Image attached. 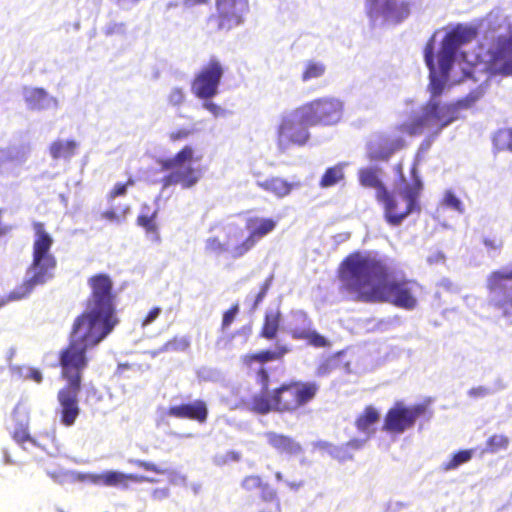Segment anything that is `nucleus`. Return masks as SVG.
<instances>
[{
	"mask_svg": "<svg viewBox=\"0 0 512 512\" xmlns=\"http://www.w3.org/2000/svg\"><path fill=\"white\" fill-rule=\"evenodd\" d=\"M215 13L206 18L209 33L230 31L243 25L250 12L249 0H214Z\"/></svg>",
	"mask_w": 512,
	"mask_h": 512,
	"instance_id": "10",
	"label": "nucleus"
},
{
	"mask_svg": "<svg viewBox=\"0 0 512 512\" xmlns=\"http://www.w3.org/2000/svg\"><path fill=\"white\" fill-rule=\"evenodd\" d=\"M275 478H276L278 481H281V480L283 479L282 473H281V472H276V473H275Z\"/></svg>",
	"mask_w": 512,
	"mask_h": 512,
	"instance_id": "56",
	"label": "nucleus"
},
{
	"mask_svg": "<svg viewBox=\"0 0 512 512\" xmlns=\"http://www.w3.org/2000/svg\"><path fill=\"white\" fill-rule=\"evenodd\" d=\"M380 419L379 411L372 405L364 408L363 412L359 414L355 420V427L358 431L371 435L374 432L372 426Z\"/></svg>",
	"mask_w": 512,
	"mask_h": 512,
	"instance_id": "26",
	"label": "nucleus"
},
{
	"mask_svg": "<svg viewBox=\"0 0 512 512\" xmlns=\"http://www.w3.org/2000/svg\"><path fill=\"white\" fill-rule=\"evenodd\" d=\"M160 313H161V308L160 307H153L147 313V315L142 319L141 325L143 327L150 325L151 323H153L158 318Z\"/></svg>",
	"mask_w": 512,
	"mask_h": 512,
	"instance_id": "47",
	"label": "nucleus"
},
{
	"mask_svg": "<svg viewBox=\"0 0 512 512\" xmlns=\"http://www.w3.org/2000/svg\"><path fill=\"white\" fill-rule=\"evenodd\" d=\"M290 352L286 344L277 342L274 349H261L241 356L240 363L248 373L254 372L261 391L252 396L250 410L259 415L271 412L295 414L312 403L317 397L320 385L315 381L290 379L270 388V374L265 365L282 361Z\"/></svg>",
	"mask_w": 512,
	"mask_h": 512,
	"instance_id": "2",
	"label": "nucleus"
},
{
	"mask_svg": "<svg viewBox=\"0 0 512 512\" xmlns=\"http://www.w3.org/2000/svg\"><path fill=\"white\" fill-rule=\"evenodd\" d=\"M300 107L283 116L277 128V146L284 151L291 146H304L310 139L307 120L301 117Z\"/></svg>",
	"mask_w": 512,
	"mask_h": 512,
	"instance_id": "12",
	"label": "nucleus"
},
{
	"mask_svg": "<svg viewBox=\"0 0 512 512\" xmlns=\"http://www.w3.org/2000/svg\"><path fill=\"white\" fill-rule=\"evenodd\" d=\"M24 99L29 109L42 110L48 101V94L43 88H26Z\"/></svg>",
	"mask_w": 512,
	"mask_h": 512,
	"instance_id": "29",
	"label": "nucleus"
},
{
	"mask_svg": "<svg viewBox=\"0 0 512 512\" xmlns=\"http://www.w3.org/2000/svg\"><path fill=\"white\" fill-rule=\"evenodd\" d=\"M265 438L267 443L279 454L296 456L303 451L301 444L288 435L268 431L265 433Z\"/></svg>",
	"mask_w": 512,
	"mask_h": 512,
	"instance_id": "22",
	"label": "nucleus"
},
{
	"mask_svg": "<svg viewBox=\"0 0 512 512\" xmlns=\"http://www.w3.org/2000/svg\"><path fill=\"white\" fill-rule=\"evenodd\" d=\"M264 484L262 478L258 475H249L246 476L241 483V486L247 491H253L256 489H260V487Z\"/></svg>",
	"mask_w": 512,
	"mask_h": 512,
	"instance_id": "40",
	"label": "nucleus"
},
{
	"mask_svg": "<svg viewBox=\"0 0 512 512\" xmlns=\"http://www.w3.org/2000/svg\"><path fill=\"white\" fill-rule=\"evenodd\" d=\"M422 183L416 180L403 189L392 192L383 190L377 202L382 205L385 221L391 226H398L413 212H420L419 197Z\"/></svg>",
	"mask_w": 512,
	"mask_h": 512,
	"instance_id": "8",
	"label": "nucleus"
},
{
	"mask_svg": "<svg viewBox=\"0 0 512 512\" xmlns=\"http://www.w3.org/2000/svg\"><path fill=\"white\" fill-rule=\"evenodd\" d=\"M78 143L75 140H55L49 145L52 159H70L76 154Z\"/></svg>",
	"mask_w": 512,
	"mask_h": 512,
	"instance_id": "28",
	"label": "nucleus"
},
{
	"mask_svg": "<svg viewBox=\"0 0 512 512\" xmlns=\"http://www.w3.org/2000/svg\"><path fill=\"white\" fill-rule=\"evenodd\" d=\"M281 322V313L279 310L267 311L264 315L263 324L259 331V337L266 340L276 338Z\"/></svg>",
	"mask_w": 512,
	"mask_h": 512,
	"instance_id": "27",
	"label": "nucleus"
},
{
	"mask_svg": "<svg viewBox=\"0 0 512 512\" xmlns=\"http://www.w3.org/2000/svg\"><path fill=\"white\" fill-rule=\"evenodd\" d=\"M365 12L368 18L376 22L399 24L408 18L410 3L399 0H365Z\"/></svg>",
	"mask_w": 512,
	"mask_h": 512,
	"instance_id": "15",
	"label": "nucleus"
},
{
	"mask_svg": "<svg viewBox=\"0 0 512 512\" xmlns=\"http://www.w3.org/2000/svg\"><path fill=\"white\" fill-rule=\"evenodd\" d=\"M277 220L270 217L252 216L245 221L247 235L243 229L235 226L225 235V242L218 237H209L205 241V251L209 254H228L232 259H239L251 251L257 243L275 230Z\"/></svg>",
	"mask_w": 512,
	"mask_h": 512,
	"instance_id": "7",
	"label": "nucleus"
},
{
	"mask_svg": "<svg viewBox=\"0 0 512 512\" xmlns=\"http://www.w3.org/2000/svg\"><path fill=\"white\" fill-rule=\"evenodd\" d=\"M260 498L264 502H275L277 505L279 503L277 498V493L275 489H273L269 484L264 483L260 487Z\"/></svg>",
	"mask_w": 512,
	"mask_h": 512,
	"instance_id": "42",
	"label": "nucleus"
},
{
	"mask_svg": "<svg viewBox=\"0 0 512 512\" xmlns=\"http://www.w3.org/2000/svg\"><path fill=\"white\" fill-rule=\"evenodd\" d=\"M387 263L372 253H350L338 268L344 289L355 301L389 303L403 310L418 307V293L423 286L414 279H389Z\"/></svg>",
	"mask_w": 512,
	"mask_h": 512,
	"instance_id": "1",
	"label": "nucleus"
},
{
	"mask_svg": "<svg viewBox=\"0 0 512 512\" xmlns=\"http://www.w3.org/2000/svg\"><path fill=\"white\" fill-rule=\"evenodd\" d=\"M12 437L17 443L21 445L25 444L26 442H31L32 438L28 432V423H20L13 431Z\"/></svg>",
	"mask_w": 512,
	"mask_h": 512,
	"instance_id": "38",
	"label": "nucleus"
},
{
	"mask_svg": "<svg viewBox=\"0 0 512 512\" xmlns=\"http://www.w3.org/2000/svg\"><path fill=\"white\" fill-rule=\"evenodd\" d=\"M475 37L476 31L474 29L460 26L444 36L438 53V65L444 75H447L450 71L458 48L472 41Z\"/></svg>",
	"mask_w": 512,
	"mask_h": 512,
	"instance_id": "17",
	"label": "nucleus"
},
{
	"mask_svg": "<svg viewBox=\"0 0 512 512\" xmlns=\"http://www.w3.org/2000/svg\"><path fill=\"white\" fill-rule=\"evenodd\" d=\"M210 3V0H182V5L186 9H192L197 6H205Z\"/></svg>",
	"mask_w": 512,
	"mask_h": 512,
	"instance_id": "51",
	"label": "nucleus"
},
{
	"mask_svg": "<svg viewBox=\"0 0 512 512\" xmlns=\"http://www.w3.org/2000/svg\"><path fill=\"white\" fill-rule=\"evenodd\" d=\"M303 327L295 326L290 330L291 337L295 340H305L308 345L314 348H328L331 346L330 340L311 329V320L307 315H303Z\"/></svg>",
	"mask_w": 512,
	"mask_h": 512,
	"instance_id": "21",
	"label": "nucleus"
},
{
	"mask_svg": "<svg viewBox=\"0 0 512 512\" xmlns=\"http://www.w3.org/2000/svg\"><path fill=\"white\" fill-rule=\"evenodd\" d=\"M326 66L319 61L310 60L305 64L301 79L307 82L312 79H317L325 74Z\"/></svg>",
	"mask_w": 512,
	"mask_h": 512,
	"instance_id": "34",
	"label": "nucleus"
},
{
	"mask_svg": "<svg viewBox=\"0 0 512 512\" xmlns=\"http://www.w3.org/2000/svg\"><path fill=\"white\" fill-rule=\"evenodd\" d=\"M493 145L497 151L512 152V128H501L493 136Z\"/></svg>",
	"mask_w": 512,
	"mask_h": 512,
	"instance_id": "32",
	"label": "nucleus"
},
{
	"mask_svg": "<svg viewBox=\"0 0 512 512\" xmlns=\"http://www.w3.org/2000/svg\"><path fill=\"white\" fill-rule=\"evenodd\" d=\"M300 107L301 117L311 126H333L341 122L344 102L333 96H325L308 101Z\"/></svg>",
	"mask_w": 512,
	"mask_h": 512,
	"instance_id": "11",
	"label": "nucleus"
},
{
	"mask_svg": "<svg viewBox=\"0 0 512 512\" xmlns=\"http://www.w3.org/2000/svg\"><path fill=\"white\" fill-rule=\"evenodd\" d=\"M93 483L128 489L131 483H141L151 481L147 477L138 474H125L118 471H106L93 477Z\"/></svg>",
	"mask_w": 512,
	"mask_h": 512,
	"instance_id": "20",
	"label": "nucleus"
},
{
	"mask_svg": "<svg viewBox=\"0 0 512 512\" xmlns=\"http://www.w3.org/2000/svg\"><path fill=\"white\" fill-rule=\"evenodd\" d=\"M193 130L187 128H180L175 131L169 133L168 137L171 142H179L181 140L187 139Z\"/></svg>",
	"mask_w": 512,
	"mask_h": 512,
	"instance_id": "46",
	"label": "nucleus"
},
{
	"mask_svg": "<svg viewBox=\"0 0 512 512\" xmlns=\"http://www.w3.org/2000/svg\"><path fill=\"white\" fill-rule=\"evenodd\" d=\"M428 410L425 404L405 406L402 402H396L384 416L382 430L390 434H402L411 429L416 420L425 415Z\"/></svg>",
	"mask_w": 512,
	"mask_h": 512,
	"instance_id": "13",
	"label": "nucleus"
},
{
	"mask_svg": "<svg viewBox=\"0 0 512 512\" xmlns=\"http://www.w3.org/2000/svg\"><path fill=\"white\" fill-rule=\"evenodd\" d=\"M257 186L262 190L274 194L278 198L289 195L294 188V184L280 177H271L263 181H258Z\"/></svg>",
	"mask_w": 512,
	"mask_h": 512,
	"instance_id": "25",
	"label": "nucleus"
},
{
	"mask_svg": "<svg viewBox=\"0 0 512 512\" xmlns=\"http://www.w3.org/2000/svg\"><path fill=\"white\" fill-rule=\"evenodd\" d=\"M424 58L429 68V99L421 106L419 112H413L407 119L396 125V130L407 134L410 138L425 135L419 145V151L426 152L441 134L442 130L459 118V111L470 108L478 96L469 94L454 102L442 103L439 97L443 94L449 72L447 75L439 68L440 76L434 64V39H430L424 49Z\"/></svg>",
	"mask_w": 512,
	"mask_h": 512,
	"instance_id": "3",
	"label": "nucleus"
},
{
	"mask_svg": "<svg viewBox=\"0 0 512 512\" xmlns=\"http://www.w3.org/2000/svg\"><path fill=\"white\" fill-rule=\"evenodd\" d=\"M136 183L135 179L132 177H129L126 182H118L116 183L113 188L108 192L107 199L109 201L114 200L117 197L124 196L127 193V190L129 187L134 186Z\"/></svg>",
	"mask_w": 512,
	"mask_h": 512,
	"instance_id": "37",
	"label": "nucleus"
},
{
	"mask_svg": "<svg viewBox=\"0 0 512 512\" xmlns=\"http://www.w3.org/2000/svg\"><path fill=\"white\" fill-rule=\"evenodd\" d=\"M184 100H185L184 91H183V89L178 88V87L173 88L167 97V101H168L169 105L174 106V107L182 105L184 103Z\"/></svg>",
	"mask_w": 512,
	"mask_h": 512,
	"instance_id": "43",
	"label": "nucleus"
},
{
	"mask_svg": "<svg viewBox=\"0 0 512 512\" xmlns=\"http://www.w3.org/2000/svg\"><path fill=\"white\" fill-rule=\"evenodd\" d=\"M473 450H460L452 455V457L442 464L441 469L445 472L454 470L459 466L469 462L472 459Z\"/></svg>",
	"mask_w": 512,
	"mask_h": 512,
	"instance_id": "33",
	"label": "nucleus"
},
{
	"mask_svg": "<svg viewBox=\"0 0 512 512\" xmlns=\"http://www.w3.org/2000/svg\"><path fill=\"white\" fill-rule=\"evenodd\" d=\"M506 281H512V269L491 272L487 277L486 286L490 294L493 295L494 306L508 315L512 312V287L508 286Z\"/></svg>",
	"mask_w": 512,
	"mask_h": 512,
	"instance_id": "18",
	"label": "nucleus"
},
{
	"mask_svg": "<svg viewBox=\"0 0 512 512\" xmlns=\"http://www.w3.org/2000/svg\"><path fill=\"white\" fill-rule=\"evenodd\" d=\"M269 287H270V281L269 280H266L261 288H260V291L258 292V294L256 295V298H255V301H254V304H253V309H256L258 307V305L263 301V299L265 298L268 290H269Z\"/></svg>",
	"mask_w": 512,
	"mask_h": 512,
	"instance_id": "48",
	"label": "nucleus"
},
{
	"mask_svg": "<svg viewBox=\"0 0 512 512\" xmlns=\"http://www.w3.org/2000/svg\"><path fill=\"white\" fill-rule=\"evenodd\" d=\"M27 378L33 380L36 383H41L43 380L42 373L40 370L35 368L29 370Z\"/></svg>",
	"mask_w": 512,
	"mask_h": 512,
	"instance_id": "52",
	"label": "nucleus"
},
{
	"mask_svg": "<svg viewBox=\"0 0 512 512\" xmlns=\"http://www.w3.org/2000/svg\"><path fill=\"white\" fill-rule=\"evenodd\" d=\"M444 203L448 207H450V208H452V209H454V210H456L458 212H463L464 211V208H463V205H462L461 201L452 192H447L445 194Z\"/></svg>",
	"mask_w": 512,
	"mask_h": 512,
	"instance_id": "45",
	"label": "nucleus"
},
{
	"mask_svg": "<svg viewBox=\"0 0 512 512\" xmlns=\"http://www.w3.org/2000/svg\"><path fill=\"white\" fill-rule=\"evenodd\" d=\"M19 409H20V406L19 405H16L13 409V416H16L19 412Z\"/></svg>",
	"mask_w": 512,
	"mask_h": 512,
	"instance_id": "57",
	"label": "nucleus"
},
{
	"mask_svg": "<svg viewBox=\"0 0 512 512\" xmlns=\"http://www.w3.org/2000/svg\"><path fill=\"white\" fill-rule=\"evenodd\" d=\"M509 445V438L503 434H494L486 441V451L489 453H497L505 450Z\"/></svg>",
	"mask_w": 512,
	"mask_h": 512,
	"instance_id": "36",
	"label": "nucleus"
},
{
	"mask_svg": "<svg viewBox=\"0 0 512 512\" xmlns=\"http://www.w3.org/2000/svg\"><path fill=\"white\" fill-rule=\"evenodd\" d=\"M101 217L110 222H120L122 216L114 209H109L101 213Z\"/></svg>",
	"mask_w": 512,
	"mask_h": 512,
	"instance_id": "50",
	"label": "nucleus"
},
{
	"mask_svg": "<svg viewBox=\"0 0 512 512\" xmlns=\"http://www.w3.org/2000/svg\"><path fill=\"white\" fill-rule=\"evenodd\" d=\"M194 154V148L185 145L173 157L160 162L163 170L170 171L161 180L163 188L179 185L182 189H190L198 183L201 170L189 165L197 159Z\"/></svg>",
	"mask_w": 512,
	"mask_h": 512,
	"instance_id": "9",
	"label": "nucleus"
},
{
	"mask_svg": "<svg viewBox=\"0 0 512 512\" xmlns=\"http://www.w3.org/2000/svg\"><path fill=\"white\" fill-rule=\"evenodd\" d=\"M132 463L141 469H144L146 471H151L156 474H165L167 471L163 468H160L156 464L144 460H133Z\"/></svg>",
	"mask_w": 512,
	"mask_h": 512,
	"instance_id": "44",
	"label": "nucleus"
},
{
	"mask_svg": "<svg viewBox=\"0 0 512 512\" xmlns=\"http://www.w3.org/2000/svg\"><path fill=\"white\" fill-rule=\"evenodd\" d=\"M50 476H51L52 478H56V475H55V474H50Z\"/></svg>",
	"mask_w": 512,
	"mask_h": 512,
	"instance_id": "58",
	"label": "nucleus"
},
{
	"mask_svg": "<svg viewBox=\"0 0 512 512\" xmlns=\"http://www.w3.org/2000/svg\"><path fill=\"white\" fill-rule=\"evenodd\" d=\"M90 294L84 311L72 325L69 345L91 349L103 341L119 323L116 314L114 283L106 273H96L87 280Z\"/></svg>",
	"mask_w": 512,
	"mask_h": 512,
	"instance_id": "4",
	"label": "nucleus"
},
{
	"mask_svg": "<svg viewBox=\"0 0 512 512\" xmlns=\"http://www.w3.org/2000/svg\"><path fill=\"white\" fill-rule=\"evenodd\" d=\"M208 414L209 411L207 403L202 399H196L190 403L170 406L167 410V415L170 417L188 419L201 424L207 421Z\"/></svg>",
	"mask_w": 512,
	"mask_h": 512,
	"instance_id": "19",
	"label": "nucleus"
},
{
	"mask_svg": "<svg viewBox=\"0 0 512 512\" xmlns=\"http://www.w3.org/2000/svg\"><path fill=\"white\" fill-rule=\"evenodd\" d=\"M489 393V389L484 386L473 387L468 391V395L473 398H482Z\"/></svg>",
	"mask_w": 512,
	"mask_h": 512,
	"instance_id": "49",
	"label": "nucleus"
},
{
	"mask_svg": "<svg viewBox=\"0 0 512 512\" xmlns=\"http://www.w3.org/2000/svg\"><path fill=\"white\" fill-rule=\"evenodd\" d=\"M32 228L34 240L32 261L27 269L29 276L7 294L8 301H17L28 297L37 286L46 284L55 276L57 259L51 252L54 239L43 222H33Z\"/></svg>",
	"mask_w": 512,
	"mask_h": 512,
	"instance_id": "6",
	"label": "nucleus"
},
{
	"mask_svg": "<svg viewBox=\"0 0 512 512\" xmlns=\"http://www.w3.org/2000/svg\"><path fill=\"white\" fill-rule=\"evenodd\" d=\"M203 107L205 109H207L208 111H210L212 114H214L215 116L219 115L220 112H221V108L220 106H218L217 104L213 103V102H210V101H206L204 104H203Z\"/></svg>",
	"mask_w": 512,
	"mask_h": 512,
	"instance_id": "53",
	"label": "nucleus"
},
{
	"mask_svg": "<svg viewBox=\"0 0 512 512\" xmlns=\"http://www.w3.org/2000/svg\"><path fill=\"white\" fill-rule=\"evenodd\" d=\"M344 176L345 175L342 164H337L333 167H329L325 170L324 174L322 175L319 181V186L321 188L332 187L341 182L344 179Z\"/></svg>",
	"mask_w": 512,
	"mask_h": 512,
	"instance_id": "31",
	"label": "nucleus"
},
{
	"mask_svg": "<svg viewBox=\"0 0 512 512\" xmlns=\"http://www.w3.org/2000/svg\"><path fill=\"white\" fill-rule=\"evenodd\" d=\"M398 133L391 135L387 133H378L366 144L367 159L374 162H387L398 151L408 146L405 136L407 134Z\"/></svg>",
	"mask_w": 512,
	"mask_h": 512,
	"instance_id": "16",
	"label": "nucleus"
},
{
	"mask_svg": "<svg viewBox=\"0 0 512 512\" xmlns=\"http://www.w3.org/2000/svg\"><path fill=\"white\" fill-rule=\"evenodd\" d=\"M358 181L365 188L375 189L376 200L380 198L383 190H388L379 177V170L374 167H364L358 171Z\"/></svg>",
	"mask_w": 512,
	"mask_h": 512,
	"instance_id": "24",
	"label": "nucleus"
},
{
	"mask_svg": "<svg viewBox=\"0 0 512 512\" xmlns=\"http://www.w3.org/2000/svg\"><path fill=\"white\" fill-rule=\"evenodd\" d=\"M489 54L490 61L498 67L509 57H512V33L498 36L494 45L490 48Z\"/></svg>",
	"mask_w": 512,
	"mask_h": 512,
	"instance_id": "23",
	"label": "nucleus"
},
{
	"mask_svg": "<svg viewBox=\"0 0 512 512\" xmlns=\"http://www.w3.org/2000/svg\"><path fill=\"white\" fill-rule=\"evenodd\" d=\"M329 370H330V362L329 361H325V362L321 363L318 367V373H320V374L327 373V372H329Z\"/></svg>",
	"mask_w": 512,
	"mask_h": 512,
	"instance_id": "54",
	"label": "nucleus"
},
{
	"mask_svg": "<svg viewBox=\"0 0 512 512\" xmlns=\"http://www.w3.org/2000/svg\"><path fill=\"white\" fill-rule=\"evenodd\" d=\"M483 244L489 251H499L503 247V239L497 235L483 237Z\"/></svg>",
	"mask_w": 512,
	"mask_h": 512,
	"instance_id": "41",
	"label": "nucleus"
},
{
	"mask_svg": "<svg viewBox=\"0 0 512 512\" xmlns=\"http://www.w3.org/2000/svg\"><path fill=\"white\" fill-rule=\"evenodd\" d=\"M136 224L144 229L146 235L154 241L160 240L159 228L157 224V211L151 214H139Z\"/></svg>",
	"mask_w": 512,
	"mask_h": 512,
	"instance_id": "30",
	"label": "nucleus"
},
{
	"mask_svg": "<svg viewBox=\"0 0 512 512\" xmlns=\"http://www.w3.org/2000/svg\"><path fill=\"white\" fill-rule=\"evenodd\" d=\"M190 346V340L186 336H174L166 341L161 348L160 352H181L185 351Z\"/></svg>",
	"mask_w": 512,
	"mask_h": 512,
	"instance_id": "35",
	"label": "nucleus"
},
{
	"mask_svg": "<svg viewBox=\"0 0 512 512\" xmlns=\"http://www.w3.org/2000/svg\"><path fill=\"white\" fill-rule=\"evenodd\" d=\"M239 313V304H233L227 311L224 312L221 328L222 330H226L230 327V325L234 322L237 314Z\"/></svg>",
	"mask_w": 512,
	"mask_h": 512,
	"instance_id": "39",
	"label": "nucleus"
},
{
	"mask_svg": "<svg viewBox=\"0 0 512 512\" xmlns=\"http://www.w3.org/2000/svg\"><path fill=\"white\" fill-rule=\"evenodd\" d=\"M87 351L88 349L75 344H68L59 353L61 378L66 384L57 393V412L61 424L66 427L73 426L80 415L78 396L82 388L83 371L88 366Z\"/></svg>",
	"mask_w": 512,
	"mask_h": 512,
	"instance_id": "5",
	"label": "nucleus"
},
{
	"mask_svg": "<svg viewBox=\"0 0 512 512\" xmlns=\"http://www.w3.org/2000/svg\"><path fill=\"white\" fill-rule=\"evenodd\" d=\"M224 67L216 57H211L196 74L191 84L193 94L199 99H210L218 93Z\"/></svg>",
	"mask_w": 512,
	"mask_h": 512,
	"instance_id": "14",
	"label": "nucleus"
},
{
	"mask_svg": "<svg viewBox=\"0 0 512 512\" xmlns=\"http://www.w3.org/2000/svg\"><path fill=\"white\" fill-rule=\"evenodd\" d=\"M300 483H294V482H290L288 483V486L291 487L292 489H298L300 487Z\"/></svg>",
	"mask_w": 512,
	"mask_h": 512,
	"instance_id": "55",
	"label": "nucleus"
}]
</instances>
